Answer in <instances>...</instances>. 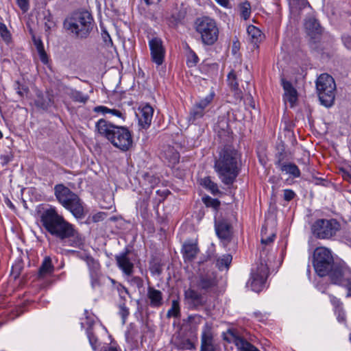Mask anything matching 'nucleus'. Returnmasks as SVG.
Segmentation results:
<instances>
[{
  "instance_id": "obj_23",
  "label": "nucleus",
  "mask_w": 351,
  "mask_h": 351,
  "mask_svg": "<svg viewBox=\"0 0 351 351\" xmlns=\"http://www.w3.org/2000/svg\"><path fill=\"white\" fill-rule=\"evenodd\" d=\"M147 297L149 300V305L152 308H159L163 304V294L153 287H148Z\"/></svg>"
},
{
  "instance_id": "obj_2",
  "label": "nucleus",
  "mask_w": 351,
  "mask_h": 351,
  "mask_svg": "<svg viewBox=\"0 0 351 351\" xmlns=\"http://www.w3.org/2000/svg\"><path fill=\"white\" fill-rule=\"evenodd\" d=\"M240 154L234 147L226 145L219 153L214 169L222 183L230 186L240 172Z\"/></svg>"
},
{
  "instance_id": "obj_52",
  "label": "nucleus",
  "mask_w": 351,
  "mask_h": 351,
  "mask_svg": "<svg viewBox=\"0 0 351 351\" xmlns=\"http://www.w3.org/2000/svg\"><path fill=\"white\" fill-rule=\"evenodd\" d=\"M283 192V198L287 202L292 200L296 196L295 193L291 189H285Z\"/></svg>"
},
{
  "instance_id": "obj_49",
  "label": "nucleus",
  "mask_w": 351,
  "mask_h": 351,
  "mask_svg": "<svg viewBox=\"0 0 351 351\" xmlns=\"http://www.w3.org/2000/svg\"><path fill=\"white\" fill-rule=\"evenodd\" d=\"M187 57V64L189 66H195L199 61L198 56L191 49H190Z\"/></svg>"
},
{
  "instance_id": "obj_34",
  "label": "nucleus",
  "mask_w": 351,
  "mask_h": 351,
  "mask_svg": "<svg viewBox=\"0 0 351 351\" xmlns=\"http://www.w3.org/2000/svg\"><path fill=\"white\" fill-rule=\"evenodd\" d=\"M66 94L75 102L85 104L88 99V95H84L82 92L72 88H67Z\"/></svg>"
},
{
  "instance_id": "obj_36",
  "label": "nucleus",
  "mask_w": 351,
  "mask_h": 351,
  "mask_svg": "<svg viewBox=\"0 0 351 351\" xmlns=\"http://www.w3.org/2000/svg\"><path fill=\"white\" fill-rule=\"evenodd\" d=\"M232 260V255L229 254H223L217 259L216 266L219 270H223L224 269H228L230 265Z\"/></svg>"
},
{
  "instance_id": "obj_27",
  "label": "nucleus",
  "mask_w": 351,
  "mask_h": 351,
  "mask_svg": "<svg viewBox=\"0 0 351 351\" xmlns=\"http://www.w3.org/2000/svg\"><path fill=\"white\" fill-rule=\"evenodd\" d=\"M29 34L33 43L36 48L40 61L45 64H47L48 56L45 51L44 45L41 38L40 37H37L32 29H29Z\"/></svg>"
},
{
  "instance_id": "obj_44",
  "label": "nucleus",
  "mask_w": 351,
  "mask_h": 351,
  "mask_svg": "<svg viewBox=\"0 0 351 351\" xmlns=\"http://www.w3.org/2000/svg\"><path fill=\"white\" fill-rule=\"evenodd\" d=\"M14 88L20 97H24L29 93V88L26 85L21 84L19 81L14 82Z\"/></svg>"
},
{
  "instance_id": "obj_5",
  "label": "nucleus",
  "mask_w": 351,
  "mask_h": 351,
  "mask_svg": "<svg viewBox=\"0 0 351 351\" xmlns=\"http://www.w3.org/2000/svg\"><path fill=\"white\" fill-rule=\"evenodd\" d=\"M341 230V223L334 218L317 219L311 225L312 235L317 239H333Z\"/></svg>"
},
{
  "instance_id": "obj_20",
  "label": "nucleus",
  "mask_w": 351,
  "mask_h": 351,
  "mask_svg": "<svg viewBox=\"0 0 351 351\" xmlns=\"http://www.w3.org/2000/svg\"><path fill=\"white\" fill-rule=\"evenodd\" d=\"M228 333L230 335V337H225L224 339L228 342H233L240 350L261 351L243 337L236 335L232 330H228Z\"/></svg>"
},
{
  "instance_id": "obj_1",
  "label": "nucleus",
  "mask_w": 351,
  "mask_h": 351,
  "mask_svg": "<svg viewBox=\"0 0 351 351\" xmlns=\"http://www.w3.org/2000/svg\"><path fill=\"white\" fill-rule=\"evenodd\" d=\"M40 221L45 230L60 242L69 246L80 243L78 232L73 224L59 214L55 207L50 206L40 213Z\"/></svg>"
},
{
  "instance_id": "obj_6",
  "label": "nucleus",
  "mask_w": 351,
  "mask_h": 351,
  "mask_svg": "<svg viewBox=\"0 0 351 351\" xmlns=\"http://www.w3.org/2000/svg\"><path fill=\"white\" fill-rule=\"evenodd\" d=\"M316 89L322 105L331 107L335 102L336 84L332 76L321 74L316 80Z\"/></svg>"
},
{
  "instance_id": "obj_42",
  "label": "nucleus",
  "mask_w": 351,
  "mask_h": 351,
  "mask_svg": "<svg viewBox=\"0 0 351 351\" xmlns=\"http://www.w3.org/2000/svg\"><path fill=\"white\" fill-rule=\"evenodd\" d=\"M267 228L263 227L261 230V243L263 245H269L270 243H273L276 234L274 232H271L269 235H267Z\"/></svg>"
},
{
  "instance_id": "obj_11",
  "label": "nucleus",
  "mask_w": 351,
  "mask_h": 351,
  "mask_svg": "<svg viewBox=\"0 0 351 351\" xmlns=\"http://www.w3.org/2000/svg\"><path fill=\"white\" fill-rule=\"evenodd\" d=\"M110 142L115 147L126 152L133 144L132 133L126 127L117 126Z\"/></svg>"
},
{
  "instance_id": "obj_35",
  "label": "nucleus",
  "mask_w": 351,
  "mask_h": 351,
  "mask_svg": "<svg viewBox=\"0 0 351 351\" xmlns=\"http://www.w3.org/2000/svg\"><path fill=\"white\" fill-rule=\"evenodd\" d=\"M174 345L178 350H194V343L189 339L177 338L174 341Z\"/></svg>"
},
{
  "instance_id": "obj_38",
  "label": "nucleus",
  "mask_w": 351,
  "mask_h": 351,
  "mask_svg": "<svg viewBox=\"0 0 351 351\" xmlns=\"http://www.w3.org/2000/svg\"><path fill=\"white\" fill-rule=\"evenodd\" d=\"M240 16L245 21L250 19L252 12V8L250 2L245 1L239 5Z\"/></svg>"
},
{
  "instance_id": "obj_37",
  "label": "nucleus",
  "mask_w": 351,
  "mask_h": 351,
  "mask_svg": "<svg viewBox=\"0 0 351 351\" xmlns=\"http://www.w3.org/2000/svg\"><path fill=\"white\" fill-rule=\"evenodd\" d=\"M181 316L180 306L179 300H173L171 306L167 313V317L180 318Z\"/></svg>"
},
{
  "instance_id": "obj_40",
  "label": "nucleus",
  "mask_w": 351,
  "mask_h": 351,
  "mask_svg": "<svg viewBox=\"0 0 351 351\" xmlns=\"http://www.w3.org/2000/svg\"><path fill=\"white\" fill-rule=\"evenodd\" d=\"M205 112L199 108V107L195 104L190 112V120L194 122L204 117Z\"/></svg>"
},
{
  "instance_id": "obj_31",
  "label": "nucleus",
  "mask_w": 351,
  "mask_h": 351,
  "mask_svg": "<svg viewBox=\"0 0 351 351\" xmlns=\"http://www.w3.org/2000/svg\"><path fill=\"white\" fill-rule=\"evenodd\" d=\"M164 158L169 165H174L179 162L180 154L173 147H168L164 151Z\"/></svg>"
},
{
  "instance_id": "obj_28",
  "label": "nucleus",
  "mask_w": 351,
  "mask_h": 351,
  "mask_svg": "<svg viewBox=\"0 0 351 351\" xmlns=\"http://www.w3.org/2000/svg\"><path fill=\"white\" fill-rule=\"evenodd\" d=\"M199 249L196 243L188 241L183 245V257L185 261H191L197 256Z\"/></svg>"
},
{
  "instance_id": "obj_46",
  "label": "nucleus",
  "mask_w": 351,
  "mask_h": 351,
  "mask_svg": "<svg viewBox=\"0 0 351 351\" xmlns=\"http://www.w3.org/2000/svg\"><path fill=\"white\" fill-rule=\"evenodd\" d=\"M202 201L207 207H212L216 210L220 206V202L217 199H213L208 195L204 197Z\"/></svg>"
},
{
  "instance_id": "obj_8",
  "label": "nucleus",
  "mask_w": 351,
  "mask_h": 351,
  "mask_svg": "<svg viewBox=\"0 0 351 351\" xmlns=\"http://www.w3.org/2000/svg\"><path fill=\"white\" fill-rule=\"evenodd\" d=\"M269 275V267L265 261L261 260L256 263L254 268L252 269L251 278L247 285L252 290L255 292H260L265 287L266 280Z\"/></svg>"
},
{
  "instance_id": "obj_63",
  "label": "nucleus",
  "mask_w": 351,
  "mask_h": 351,
  "mask_svg": "<svg viewBox=\"0 0 351 351\" xmlns=\"http://www.w3.org/2000/svg\"><path fill=\"white\" fill-rule=\"evenodd\" d=\"M109 113H110L111 114H112L114 116H116V117H118L123 119V116L122 112L120 110H119L110 109Z\"/></svg>"
},
{
  "instance_id": "obj_32",
  "label": "nucleus",
  "mask_w": 351,
  "mask_h": 351,
  "mask_svg": "<svg viewBox=\"0 0 351 351\" xmlns=\"http://www.w3.org/2000/svg\"><path fill=\"white\" fill-rule=\"evenodd\" d=\"M247 32L252 43L256 44L261 40L262 32L254 25H249L247 28Z\"/></svg>"
},
{
  "instance_id": "obj_41",
  "label": "nucleus",
  "mask_w": 351,
  "mask_h": 351,
  "mask_svg": "<svg viewBox=\"0 0 351 351\" xmlns=\"http://www.w3.org/2000/svg\"><path fill=\"white\" fill-rule=\"evenodd\" d=\"M0 36L7 45H9L12 42V35L10 31L8 29L6 25L1 22H0Z\"/></svg>"
},
{
  "instance_id": "obj_4",
  "label": "nucleus",
  "mask_w": 351,
  "mask_h": 351,
  "mask_svg": "<svg viewBox=\"0 0 351 351\" xmlns=\"http://www.w3.org/2000/svg\"><path fill=\"white\" fill-rule=\"evenodd\" d=\"M194 28L204 45H213L218 40L219 28L216 21L210 17L197 18L195 21Z\"/></svg>"
},
{
  "instance_id": "obj_43",
  "label": "nucleus",
  "mask_w": 351,
  "mask_h": 351,
  "mask_svg": "<svg viewBox=\"0 0 351 351\" xmlns=\"http://www.w3.org/2000/svg\"><path fill=\"white\" fill-rule=\"evenodd\" d=\"M117 306L119 308V315L122 319V323L125 324L126 319L130 315V310L123 302H119Z\"/></svg>"
},
{
  "instance_id": "obj_62",
  "label": "nucleus",
  "mask_w": 351,
  "mask_h": 351,
  "mask_svg": "<svg viewBox=\"0 0 351 351\" xmlns=\"http://www.w3.org/2000/svg\"><path fill=\"white\" fill-rule=\"evenodd\" d=\"M344 287L348 290V296H351V274L347 278V282L345 284Z\"/></svg>"
},
{
  "instance_id": "obj_39",
  "label": "nucleus",
  "mask_w": 351,
  "mask_h": 351,
  "mask_svg": "<svg viewBox=\"0 0 351 351\" xmlns=\"http://www.w3.org/2000/svg\"><path fill=\"white\" fill-rule=\"evenodd\" d=\"M215 96V94L214 91H212L204 98L201 99L199 101L196 102L195 104L199 107L201 110H202L206 113V108L211 104Z\"/></svg>"
},
{
  "instance_id": "obj_16",
  "label": "nucleus",
  "mask_w": 351,
  "mask_h": 351,
  "mask_svg": "<svg viewBox=\"0 0 351 351\" xmlns=\"http://www.w3.org/2000/svg\"><path fill=\"white\" fill-rule=\"evenodd\" d=\"M117 127V125H114L111 122L104 119H100L95 123V132L96 135L104 137L108 141H110Z\"/></svg>"
},
{
  "instance_id": "obj_9",
  "label": "nucleus",
  "mask_w": 351,
  "mask_h": 351,
  "mask_svg": "<svg viewBox=\"0 0 351 351\" xmlns=\"http://www.w3.org/2000/svg\"><path fill=\"white\" fill-rule=\"evenodd\" d=\"M184 302L189 309L199 310L207 304L208 295L190 284L189 287L184 292Z\"/></svg>"
},
{
  "instance_id": "obj_53",
  "label": "nucleus",
  "mask_w": 351,
  "mask_h": 351,
  "mask_svg": "<svg viewBox=\"0 0 351 351\" xmlns=\"http://www.w3.org/2000/svg\"><path fill=\"white\" fill-rule=\"evenodd\" d=\"M51 16L49 14L48 16L45 17V31H49L51 28L55 26L54 22L51 20Z\"/></svg>"
},
{
  "instance_id": "obj_47",
  "label": "nucleus",
  "mask_w": 351,
  "mask_h": 351,
  "mask_svg": "<svg viewBox=\"0 0 351 351\" xmlns=\"http://www.w3.org/2000/svg\"><path fill=\"white\" fill-rule=\"evenodd\" d=\"M100 272L98 271H91L90 274V284L93 289H95L97 287H100Z\"/></svg>"
},
{
  "instance_id": "obj_60",
  "label": "nucleus",
  "mask_w": 351,
  "mask_h": 351,
  "mask_svg": "<svg viewBox=\"0 0 351 351\" xmlns=\"http://www.w3.org/2000/svg\"><path fill=\"white\" fill-rule=\"evenodd\" d=\"M117 290L119 293V295H130L129 291L126 287H125L121 284H119L117 286Z\"/></svg>"
},
{
  "instance_id": "obj_13",
  "label": "nucleus",
  "mask_w": 351,
  "mask_h": 351,
  "mask_svg": "<svg viewBox=\"0 0 351 351\" xmlns=\"http://www.w3.org/2000/svg\"><path fill=\"white\" fill-rule=\"evenodd\" d=\"M131 252L128 248L115 256L117 267L127 276H131L134 270V259L130 257Z\"/></svg>"
},
{
  "instance_id": "obj_30",
  "label": "nucleus",
  "mask_w": 351,
  "mask_h": 351,
  "mask_svg": "<svg viewBox=\"0 0 351 351\" xmlns=\"http://www.w3.org/2000/svg\"><path fill=\"white\" fill-rule=\"evenodd\" d=\"M200 184L204 189L210 191L213 195H217L219 193H221L217 183L214 182L209 176L202 178L200 180Z\"/></svg>"
},
{
  "instance_id": "obj_3",
  "label": "nucleus",
  "mask_w": 351,
  "mask_h": 351,
  "mask_svg": "<svg viewBox=\"0 0 351 351\" xmlns=\"http://www.w3.org/2000/svg\"><path fill=\"white\" fill-rule=\"evenodd\" d=\"M93 19L88 11L77 12L66 18L64 28L80 38H86L93 29Z\"/></svg>"
},
{
  "instance_id": "obj_29",
  "label": "nucleus",
  "mask_w": 351,
  "mask_h": 351,
  "mask_svg": "<svg viewBox=\"0 0 351 351\" xmlns=\"http://www.w3.org/2000/svg\"><path fill=\"white\" fill-rule=\"evenodd\" d=\"M304 25L308 34L312 38H315L317 35L320 34L322 32V28L319 22L314 18L308 19Z\"/></svg>"
},
{
  "instance_id": "obj_59",
  "label": "nucleus",
  "mask_w": 351,
  "mask_h": 351,
  "mask_svg": "<svg viewBox=\"0 0 351 351\" xmlns=\"http://www.w3.org/2000/svg\"><path fill=\"white\" fill-rule=\"evenodd\" d=\"M131 282L135 285H136L137 287L141 288L143 285V281L141 278L138 276H134L131 279Z\"/></svg>"
},
{
  "instance_id": "obj_64",
  "label": "nucleus",
  "mask_w": 351,
  "mask_h": 351,
  "mask_svg": "<svg viewBox=\"0 0 351 351\" xmlns=\"http://www.w3.org/2000/svg\"><path fill=\"white\" fill-rule=\"evenodd\" d=\"M330 301L332 303V304L335 306H339L340 304V301L337 298H335L334 296H332L330 298Z\"/></svg>"
},
{
  "instance_id": "obj_55",
  "label": "nucleus",
  "mask_w": 351,
  "mask_h": 351,
  "mask_svg": "<svg viewBox=\"0 0 351 351\" xmlns=\"http://www.w3.org/2000/svg\"><path fill=\"white\" fill-rule=\"evenodd\" d=\"M106 217V214L105 213L100 212V213L95 214L92 217V220L93 222L96 223V222L103 221Z\"/></svg>"
},
{
  "instance_id": "obj_22",
  "label": "nucleus",
  "mask_w": 351,
  "mask_h": 351,
  "mask_svg": "<svg viewBox=\"0 0 351 351\" xmlns=\"http://www.w3.org/2000/svg\"><path fill=\"white\" fill-rule=\"evenodd\" d=\"M153 113V108L148 104L145 105L140 109L138 123L142 128L147 129L149 127L152 123Z\"/></svg>"
},
{
  "instance_id": "obj_15",
  "label": "nucleus",
  "mask_w": 351,
  "mask_h": 351,
  "mask_svg": "<svg viewBox=\"0 0 351 351\" xmlns=\"http://www.w3.org/2000/svg\"><path fill=\"white\" fill-rule=\"evenodd\" d=\"M215 229L217 237L222 242L225 244L230 242L232 237V228L228 221L225 219L216 221Z\"/></svg>"
},
{
  "instance_id": "obj_21",
  "label": "nucleus",
  "mask_w": 351,
  "mask_h": 351,
  "mask_svg": "<svg viewBox=\"0 0 351 351\" xmlns=\"http://www.w3.org/2000/svg\"><path fill=\"white\" fill-rule=\"evenodd\" d=\"M281 85L284 90L283 99L293 107L298 99V92L292 84L285 78H281Z\"/></svg>"
},
{
  "instance_id": "obj_24",
  "label": "nucleus",
  "mask_w": 351,
  "mask_h": 351,
  "mask_svg": "<svg viewBox=\"0 0 351 351\" xmlns=\"http://www.w3.org/2000/svg\"><path fill=\"white\" fill-rule=\"evenodd\" d=\"M54 271L55 267L51 258L49 256H45L38 269V278L39 279H45L52 276Z\"/></svg>"
},
{
  "instance_id": "obj_18",
  "label": "nucleus",
  "mask_w": 351,
  "mask_h": 351,
  "mask_svg": "<svg viewBox=\"0 0 351 351\" xmlns=\"http://www.w3.org/2000/svg\"><path fill=\"white\" fill-rule=\"evenodd\" d=\"M350 274L351 272L345 271L341 266L335 263L327 276H329L332 283L344 287Z\"/></svg>"
},
{
  "instance_id": "obj_14",
  "label": "nucleus",
  "mask_w": 351,
  "mask_h": 351,
  "mask_svg": "<svg viewBox=\"0 0 351 351\" xmlns=\"http://www.w3.org/2000/svg\"><path fill=\"white\" fill-rule=\"evenodd\" d=\"M215 350L216 345L215 343L213 325L210 323L206 322L202 330L200 351Z\"/></svg>"
},
{
  "instance_id": "obj_54",
  "label": "nucleus",
  "mask_w": 351,
  "mask_h": 351,
  "mask_svg": "<svg viewBox=\"0 0 351 351\" xmlns=\"http://www.w3.org/2000/svg\"><path fill=\"white\" fill-rule=\"evenodd\" d=\"M202 319H203L202 316H201L199 315H190L189 317V321L191 324H201Z\"/></svg>"
},
{
  "instance_id": "obj_58",
  "label": "nucleus",
  "mask_w": 351,
  "mask_h": 351,
  "mask_svg": "<svg viewBox=\"0 0 351 351\" xmlns=\"http://www.w3.org/2000/svg\"><path fill=\"white\" fill-rule=\"evenodd\" d=\"M17 4L23 12H26L29 8L27 0H17Z\"/></svg>"
},
{
  "instance_id": "obj_50",
  "label": "nucleus",
  "mask_w": 351,
  "mask_h": 351,
  "mask_svg": "<svg viewBox=\"0 0 351 351\" xmlns=\"http://www.w3.org/2000/svg\"><path fill=\"white\" fill-rule=\"evenodd\" d=\"M216 128L220 129L224 132H227L229 129L228 119L224 117L219 118Z\"/></svg>"
},
{
  "instance_id": "obj_7",
  "label": "nucleus",
  "mask_w": 351,
  "mask_h": 351,
  "mask_svg": "<svg viewBox=\"0 0 351 351\" xmlns=\"http://www.w3.org/2000/svg\"><path fill=\"white\" fill-rule=\"evenodd\" d=\"M335 264L332 252L328 248L319 247L315 249L313 254V267L319 276H327Z\"/></svg>"
},
{
  "instance_id": "obj_48",
  "label": "nucleus",
  "mask_w": 351,
  "mask_h": 351,
  "mask_svg": "<svg viewBox=\"0 0 351 351\" xmlns=\"http://www.w3.org/2000/svg\"><path fill=\"white\" fill-rule=\"evenodd\" d=\"M86 263L89 268L90 273L91 271H98L100 269V265L98 261H95L92 257H87L86 258Z\"/></svg>"
},
{
  "instance_id": "obj_17",
  "label": "nucleus",
  "mask_w": 351,
  "mask_h": 351,
  "mask_svg": "<svg viewBox=\"0 0 351 351\" xmlns=\"http://www.w3.org/2000/svg\"><path fill=\"white\" fill-rule=\"evenodd\" d=\"M64 208L69 210L77 219H82L86 215L84 202L77 194L70 199L68 204L65 205Z\"/></svg>"
},
{
  "instance_id": "obj_12",
  "label": "nucleus",
  "mask_w": 351,
  "mask_h": 351,
  "mask_svg": "<svg viewBox=\"0 0 351 351\" xmlns=\"http://www.w3.org/2000/svg\"><path fill=\"white\" fill-rule=\"evenodd\" d=\"M149 47L151 60L156 65L157 68H159L164 63L166 53L163 42L160 38L154 37L149 40Z\"/></svg>"
},
{
  "instance_id": "obj_19",
  "label": "nucleus",
  "mask_w": 351,
  "mask_h": 351,
  "mask_svg": "<svg viewBox=\"0 0 351 351\" xmlns=\"http://www.w3.org/2000/svg\"><path fill=\"white\" fill-rule=\"evenodd\" d=\"M54 194L58 202L63 207L67 205L70 199L75 195V193L62 184H56L54 186Z\"/></svg>"
},
{
  "instance_id": "obj_56",
  "label": "nucleus",
  "mask_w": 351,
  "mask_h": 351,
  "mask_svg": "<svg viewBox=\"0 0 351 351\" xmlns=\"http://www.w3.org/2000/svg\"><path fill=\"white\" fill-rule=\"evenodd\" d=\"M101 36H102V38H103L104 43L108 46L112 45V39H111L109 34L106 30L103 31Z\"/></svg>"
},
{
  "instance_id": "obj_57",
  "label": "nucleus",
  "mask_w": 351,
  "mask_h": 351,
  "mask_svg": "<svg viewBox=\"0 0 351 351\" xmlns=\"http://www.w3.org/2000/svg\"><path fill=\"white\" fill-rule=\"evenodd\" d=\"M93 111L95 112H97V113L106 114V113H109L110 108H107L106 106H96L94 108Z\"/></svg>"
},
{
  "instance_id": "obj_33",
  "label": "nucleus",
  "mask_w": 351,
  "mask_h": 351,
  "mask_svg": "<svg viewBox=\"0 0 351 351\" xmlns=\"http://www.w3.org/2000/svg\"><path fill=\"white\" fill-rule=\"evenodd\" d=\"M227 81L230 88L234 92L235 95H237V97H241V91L239 88V83L234 71H231L228 73Z\"/></svg>"
},
{
  "instance_id": "obj_10",
  "label": "nucleus",
  "mask_w": 351,
  "mask_h": 351,
  "mask_svg": "<svg viewBox=\"0 0 351 351\" xmlns=\"http://www.w3.org/2000/svg\"><path fill=\"white\" fill-rule=\"evenodd\" d=\"M193 287L204 292L206 295L217 285L215 274L212 271H203L193 276L190 281Z\"/></svg>"
},
{
  "instance_id": "obj_25",
  "label": "nucleus",
  "mask_w": 351,
  "mask_h": 351,
  "mask_svg": "<svg viewBox=\"0 0 351 351\" xmlns=\"http://www.w3.org/2000/svg\"><path fill=\"white\" fill-rule=\"evenodd\" d=\"M52 94L47 92L45 93L38 91L34 101L35 105L43 110H47L53 103Z\"/></svg>"
},
{
  "instance_id": "obj_61",
  "label": "nucleus",
  "mask_w": 351,
  "mask_h": 351,
  "mask_svg": "<svg viewBox=\"0 0 351 351\" xmlns=\"http://www.w3.org/2000/svg\"><path fill=\"white\" fill-rule=\"evenodd\" d=\"M342 40L346 48L351 49V36H343Z\"/></svg>"
},
{
  "instance_id": "obj_26",
  "label": "nucleus",
  "mask_w": 351,
  "mask_h": 351,
  "mask_svg": "<svg viewBox=\"0 0 351 351\" xmlns=\"http://www.w3.org/2000/svg\"><path fill=\"white\" fill-rule=\"evenodd\" d=\"M276 165L280 168V171H285L294 178L300 177L301 173L298 167L292 162H282V158H279Z\"/></svg>"
},
{
  "instance_id": "obj_51",
  "label": "nucleus",
  "mask_w": 351,
  "mask_h": 351,
  "mask_svg": "<svg viewBox=\"0 0 351 351\" xmlns=\"http://www.w3.org/2000/svg\"><path fill=\"white\" fill-rule=\"evenodd\" d=\"M87 335L92 348L93 350H96L97 346V338L91 330L87 331Z\"/></svg>"
},
{
  "instance_id": "obj_45",
  "label": "nucleus",
  "mask_w": 351,
  "mask_h": 351,
  "mask_svg": "<svg viewBox=\"0 0 351 351\" xmlns=\"http://www.w3.org/2000/svg\"><path fill=\"white\" fill-rule=\"evenodd\" d=\"M14 158V154L10 148L5 150V152L0 156L1 164L2 166L7 165Z\"/></svg>"
}]
</instances>
